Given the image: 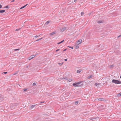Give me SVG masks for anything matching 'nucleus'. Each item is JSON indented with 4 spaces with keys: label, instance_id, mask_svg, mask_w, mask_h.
<instances>
[{
    "label": "nucleus",
    "instance_id": "1",
    "mask_svg": "<svg viewBox=\"0 0 121 121\" xmlns=\"http://www.w3.org/2000/svg\"><path fill=\"white\" fill-rule=\"evenodd\" d=\"M112 82L114 83L115 84H120L121 83V82L117 80L113 79L112 80Z\"/></svg>",
    "mask_w": 121,
    "mask_h": 121
},
{
    "label": "nucleus",
    "instance_id": "2",
    "mask_svg": "<svg viewBox=\"0 0 121 121\" xmlns=\"http://www.w3.org/2000/svg\"><path fill=\"white\" fill-rule=\"evenodd\" d=\"M80 83H73V86L74 87L78 86H81Z\"/></svg>",
    "mask_w": 121,
    "mask_h": 121
},
{
    "label": "nucleus",
    "instance_id": "3",
    "mask_svg": "<svg viewBox=\"0 0 121 121\" xmlns=\"http://www.w3.org/2000/svg\"><path fill=\"white\" fill-rule=\"evenodd\" d=\"M17 105V104H11L10 106V108L11 109H14V107L16 106Z\"/></svg>",
    "mask_w": 121,
    "mask_h": 121
},
{
    "label": "nucleus",
    "instance_id": "4",
    "mask_svg": "<svg viewBox=\"0 0 121 121\" xmlns=\"http://www.w3.org/2000/svg\"><path fill=\"white\" fill-rule=\"evenodd\" d=\"M36 56V55H32L29 57L28 59L30 60H31L32 59H33Z\"/></svg>",
    "mask_w": 121,
    "mask_h": 121
},
{
    "label": "nucleus",
    "instance_id": "5",
    "mask_svg": "<svg viewBox=\"0 0 121 121\" xmlns=\"http://www.w3.org/2000/svg\"><path fill=\"white\" fill-rule=\"evenodd\" d=\"M82 41V40H79L77 41L76 42L77 44L79 45L81 43Z\"/></svg>",
    "mask_w": 121,
    "mask_h": 121
},
{
    "label": "nucleus",
    "instance_id": "6",
    "mask_svg": "<svg viewBox=\"0 0 121 121\" xmlns=\"http://www.w3.org/2000/svg\"><path fill=\"white\" fill-rule=\"evenodd\" d=\"M66 29V27H64L63 28L61 29H60V31L61 32H63L64 31H65Z\"/></svg>",
    "mask_w": 121,
    "mask_h": 121
},
{
    "label": "nucleus",
    "instance_id": "7",
    "mask_svg": "<svg viewBox=\"0 0 121 121\" xmlns=\"http://www.w3.org/2000/svg\"><path fill=\"white\" fill-rule=\"evenodd\" d=\"M3 97L2 96L0 95V102L2 101L3 100Z\"/></svg>",
    "mask_w": 121,
    "mask_h": 121
},
{
    "label": "nucleus",
    "instance_id": "8",
    "mask_svg": "<svg viewBox=\"0 0 121 121\" xmlns=\"http://www.w3.org/2000/svg\"><path fill=\"white\" fill-rule=\"evenodd\" d=\"M98 100L99 101H104L105 100L103 98H99L98 99Z\"/></svg>",
    "mask_w": 121,
    "mask_h": 121
},
{
    "label": "nucleus",
    "instance_id": "9",
    "mask_svg": "<svg viewBox=\"0 0 121 121\" xmlns=\"http://www.w3.org/2000/svg\"><path fill=\"white\" fill-rule=\"evenodd\" d=\"M61 79H64L65 80H68V78L67 77H64L63 78H62Z\"/></svg>",
    "mask_w": 121,
    "mask_h": 121
},
{
    "label": "nucleus",
    "instance_id": "10",
    "mask_svg": "<svg viewBox=\"0 0 121 121\" xmlns=\"http://www.w3.org/2000/svg\"><path fill=\"white\" fill-rule=\"evenodd\" d=\"M100 84V83H95V85L96 86H97V87H98L99 85Z\"/></svg>",
    "mask_w": 121,
    "mask_h": 121
},
{
    "label": "nucleus",
    "instance_id": "11",
    "mask_svg": "<svg viewBox=\"0 0 121 121\" xmlns=\"http://www.w3.org/2000/svg\"><path fill=\"white\" fill-rule=\"evenodd\" d=\"M82 71V70H81L80 69L78 70L77 71V73H79L81 72Z\"/></svg>",
    "mask_w": 121,
    "mask_h": 121
},
{
    "label": "nucleus",
    "instance_id": "12",
    "mask_svg": "<svg viewBox=\"0 0 121 121\" xmlns=\"http://www.w3.org/2000/svg\"><path fill=\"white\" fill-rule=\"evenodd\" d=\"M5 11V10H0V13H2Z\"/></svg>",
    "mask_w": 121,
    "mask_h": 121
},
{
    "label": "nucleus",
    "instance_id": "13",
    "mask_svg": "<svg viewBox=\"0 0 121 121\" xmlns=\"http://www.w3.org/2000/svg\"><path fill=\"white\" fill-rule=\"evenodd\" d=\"M68 80V81L69 82H70L72 81V79L69 78V79H68V80Z\"/></svg>",
    "mask_w": 121,
    "mask_h": 121
},
{
    "label": "nucleus",
    "instance_id": "14",
    "mask_svg": "<svg viewBox=\"0 0 121 121\" xmlns=\"http://www.w3.org/2000/svg\"><path fill=\"white\" fill-rule=\"evenodd\" d=\"M35 105H32L31 106V109L32 108H34L35 106Z\"/></svg>",
    "mask_w": 121,
    "mask_h": 121
},
{
    "label": "nucleus",
    "instance_id": "15",
    "mask_svg": "<svg viewBox=\"0 0 121 121\" xmlns=\"http://www.w3.org/2000/svg\"><path fill=\"white\" fill-rule=\"evenodd\" d=\"M56 33V32L55 31L54 32H53L52 33H51L50 34V35H52L54 34H55Z\"/></svg>",
    "mask_w": 121,
    "mask_h": 121
},
{
    "label": "nucleus",
    "instance_id": "16",
    "mask_svg": "<svg viewBox=\"0 0 121 121\" xmlns=\"http://www.w3.org/2000/svg\"><path fill=\"white\" fill-rule=\"evenodd\" d=\"M64 40H62V41H61V42H60L59 43H57V44H59L62 43H63L64 41Z\"/></svg>",
    "mask_w": 121,
    "mask_h": 121
},
{
    "label": "nucleus",
    "instance_id": "17",
    "mask_svg": "<svg viewBox=\"0 0 121 121\" xmlns=\"http://www.w3.org/2000/svg\"><path fill=\"white\" fill-rule=\"evenodd\" d=\"M19 72V71H17L15 73H14L13 74V75H15Z\"/></svg>",
    "mask_w": 121,
    "mask_h": 121
},
{
    "label": "nucleus",
    "instance_id": "18",
    "mask_svg": "<svg viewBox=\"0 0 121 121\" xmlns=\"http://www.w3.org/2000/svg\"><path fill=\"white\" fill-rule=\"evenodd\" d=\"M92 77V75H90L89 76H88V78L90 79V78H91Z\"/></svg>",
    "mask_w": 121,
    "mask_h": 121
},
{
    "label": "nucleus",
    "instance_id": "19",
    "mask_svg": "<svg viewBox=\"0 0 121 121\" xmlns=\"http://www.w3.org/2000/svg\"><path fill=\"white\" fill-rule=\"evenodd\" d=\"M79 47L78 45H76L75 46V49H77L79 48Z\"/></svg>",
    "mask_w": 121,
    "mask_h": 121
},
{
    "label": "nucleus",
    "instance_id": "20",
    "mask_svg": "<svg viewBox=\"0 0 121 121\" xmlns=\"http://www.w3.org/2000/svg\"><path fill=\"white\" fill-rule=\"evenodd\" d=\"M117 96H121V92L118 94Z\"/></svg>",
    "mask_w": 121,
    "mask_h": 121
},
{
    "label": "nucleus",
    "instance_id": "21",
    "mask_svg": "<svg viewBox=\"0 0 121 121\" xmlns=\"http://www.w3.org/2000/svg\"><path fill=\"white\" fill-rule=\"evenodd\" d=\"M97 23H102V22L100 21H98L97 22Z\"/></svg>",
    "mask_w": 121,
    "mask_h": 121
},
{
    "label": "nucleus",
    "instance_id": "22",
    "mask_svg": "<svg viewBox=\"0 0 121 121\" xmlns=\"http://www.w3.org/2000/svg\"><path fill=\"white\" fill-rule=\"evenodd\" d=\"M43 39V38H41L39 39H37V40H36V41H39V40H41V39Z\"/></svg>",
    "mask_w": 121,
    "mask_h": 121
},
{
    "label": "nucleus",
    "instance_id": "23",
    "mask_svg": "<svg viewBox=\"0 0 121 121\" xmlns=\"http://www.w3.org/2000/svg\"><path fill=\"white\" fill-rule=\"evenodd\" d=\"M49 22V21H48L46 22V24L47 25L48 24Z\"/></svg>",
    "mask_w": 121,
    "mask_h": 121
},
{
    "label": "nucleus",
    "instance_id": "24",
    "mask_svg": "<svg viewBox=\"0 0 121 121\" xmlns=\"http://www.w3.org/2000/svg\"><path fill=\"white\" fill-rule=\"evenodd\" d=\"M63 64V63H58L59 65H62Z\"/></svg>",
    "mask_w": 121,
    "mask_h": 121
},
{
    "label": "nucleus",
    "instance_id": "25",
    "mask_svg": "<svg viewBox=\"0 0 121 121\" xmlns=\"http://www.w3.org/2000/svg\"><path fill=\"white\" fill-rule=\"evenodd\" d=\"M20 49H15L14 50L15 51H16L17 50H19Z\"/></svg>",
    "mask_w": 121,
    "mask_h": 121
},
{
    "label": "nucleus",
    "instance_id": "26",
    "mask_svg": "<svg viewBox=\"0 0 121 121\" xmlns=\"http://www.w3.org/2000/svg\"><path fill=\"white\" fill-rule=\"evenodd\" d=\"M21 29V28H19L18 29H17L16 30V31H18V30H19L20 29Z\"/></svg>",
    "mask_w": 121,
    "mask_h": 121
},
{
    "label": "nucleus",
    "instance_id": "27",
    "mask_svg": "<svg viewBox=\"0 0 121 121\" xmlns=\"http://www.w3.org/2000/svg\"><path fill=\"white\" fill-rule=\"evenodd\" d=\"M69 48H71L72 49H73V47L68 46Z\"/></svg>",
    "mask_w": 121,
    "mask_h": 121
},
{
    "label": "nucleus",
    "instance_id": "28",
    "mask_svg": "<svg viewBox=\"0 0 121 121\" xmlns=\"http://www.w3.org/2000/svg\"><path fill=\"white\" fill-rule=\"evenodd\" d=\"M27 4H27L26 5H25L23 6L22 7H23V8H25L26 6V5H27Z\"/></svg>",
    "mask_w": 121,
    "mask_h": 121
},
{
    "label": "nucleus",
    "instance_id": "29",
    "mask_svg": "<svg viewBox=\"0 0 121 121\" xmlns=\"http://www.w3.org/2000/svg\"><path fill=\"white\" fill-rule=\"evenodd\" d=\"M9 7V6L8 5L4 7V8H8Z\"/></svg>",
    "mask_w": 121,
    "mask_h": 121
},
{
    "label": "nucleus",
    "instance_id": "30",
    "mask_svg": "<svg viewBox=\"0 0 121 121\" xmlns=\"http://www.w3.org/2000/svg\"><path fill=\"white\" fill-rule=\"evenodd\" d=\"M84 14V13L83 12H82L81 13V14L82 15H83Z\"/></svg>",
    "mask_w": 121,
    "mask_h": 121
},
{
    "label": "nucleus",
    "instance_id": "31",
    "mask_svg": "<svg viewBox=\"0 0 121 121\" xmlns=\"http://www.w3.org/2000/svg\"><path fill=\"white\" fill-rule=\"evenodd\" d=\"M114 66V65H112L110 66V67H113Z\"/></svg>",
    "mask_w": 121,
    "mask_h": 121
},
{
    "label": "nucleus",
    "instance_id": "32",
    "mask_svg": "<svg viewBox=\"0 0 121 121\" xmlns=\"http://www.w3.org/2000/svg\"><path fill=\"white\" fill-rule=\"evenodd\" d=\"M29 66H30L29 65H27L26 66V68H28V67H29Z\"/></svg>",
    "mask_w": 121,
    "mask_h": 121
},
{
    "label": "nucleus",
    "instance_id": "33",
    "mask_svg": "<svg viewBox=\"0 0 121 121\" xmlns=\"http://www.w3.org/2000/svg\"><path fill=\"white\" fill-rule=\"evenodd\" d=\"M78 103V101H76L75 103V104L76 105Z\"/></svg>",
    "mask_w": 121,
    "mask_h": 121
},
{
    "label": "nucleus",
    "instance_id": "34",
    "mask_svg": "<svg viewBox=\"0 0 121 121\" xmlns=\"http://www.w3.org/2000/svg\"><path fill=\"white\" fill-rule=\"evenodd\" d=\"M45 102L44 101H41V102H40V103H44Z\"/></svg>",
    "mask_w": 121,
    "mask_h": 121
},
{
    "label": "nucleus",
    "instance_id": "35",
    "mask_svg": "<svg viewBox=\"0 0 121 121\" xmlns=\"http://www.w3.org/2000/svg\"><path fill=\"white\" fill-rule=\"evenodd\" d=\"M95 119V118H92L90 119V120H92Z\"/></svg>",
    "mask_w": 121,
    "mask_h": 121
},
{
    "label": "nucleus",
    "instance_id": "36",
    "mask_svg": "<svg viewBox=\"0 0 121 121\" xmlns=\"http://www.w3.org/2000/svg\"><path fill=\"white\" fill-rule=\"evenodd\" d=\"M36 85V83L35 82H34L33 84V86H35Z\"/></svg>",
    "mask_w": 121,
    "mask_h": 121
},
{
    "label": "nucleus",
    "instance_id": "37",
    "mask_svg": "<svg viewBox=\"0 0 121 121\" xmlns=\"http://www.w3.org/2000/svg\"><path fill=\"white\" fill-rule=\"evenodd\" d=\"M27 90V89H24V91H26Z\"/></svg>",
    "mask_w": 121,
    "mask_h": 121
},
{
    "label": "nucleus",
    "instance_id": "38",
    "mask_svg": "<svg viewBox=\"0 0 121 121\" xmlns=\"http://www.w3.org/2000/svg\"><path fill=\"white\" fill-rule=\"evenodd\" d=\"M2 6L0 4V8H2Z\"/></svg>",
    "mask_w": 121,
    "mask_h": 121
},
{
    "label": "nucleus",
    "instance_id": "39",
    "mask_svg": "<svg viewBox=\"0 0 121 121\" xmlns=\"http://www.w3.org/2000/svg\"><path fill=\"white\" fill-rule=\"evenodd\" d=\"M59 50H60V49H57V50H56V52H57V51H59Z\"/></svg>",
    "mask_w": 121,
    "mask_h": 121
},
{
    "label": "nucleus",
    "instance_id": "40",
    "mask_svg": "<svg viewBox=\"0 0 121 121\" xmlns=\"http://www.w3.org/2000/svg\"><path fill=\"white\" fill-rule=\"evenodd\" d=\"M38 36H38L37 35H36L35 36V38H37V37Z\"/></svg>",
    "mask_w": 121,
    "mask_h": 121
},
{
    "label": "nucleus",
    "instance_id": "41",
    "mask_svg": "<svg viewBox=\"0 0 121 121\" xmlns=\"http://www.w3.org/2000/svg\"><path fill=\"white\" fill-rule=\"evenodd\" d=\"M3 73H4V74H6L7 73V72H3Z\"/></svg>",
    "mask_w": 121,
    "mask_h": 121
},
{
    "label": "nucleus",
    "instance_id": "42",
    "mask_svg": "<svg viewBox=\"0 0 121 121\" xmlns=\"http://www.w3.org/2000/svg\"><path fill=\"white\" fill-rule=\"evenodd\" d=\"M121 36V35H119V36H118V38H119Z\"/></svg>",
    "mask_w": 121,
    "mask_h": 121
},
{
    "label": "nucleus",
    "instance_id": "43",
    "mask_svg": "<svg viewBox=\"0 0 121 121\" xmlns=\"http://www.w3.org/2000/svg\"><path fill=\"white\" fill-rule=\"evenodd\" d=\"M66 49H65L64 50H63V51H65L66 50Z\"/></svg>",
    "mask_w": 121,
    "mask_h": 121
},
{
    "label": "nucleus",
    "instance_id": "44",
    "mask_svg": "<svg viewBox=\"0 0 121 121\" xmlns=\"http://www.w3.org/2000/svg\"><path fill=\"white\" fill-rule=\"evenodd\" d=\"M64 60H65V61H67V59H64Z\"/></svg>",
    "mask_w": 121,
    "mask_h": 121
},
{
    "label": "nucleus",
    "instance_id": "45",
    "mask_svg": "<svg viewBox=\"0 0 121 121\" xmlns=\"http://www.w3.org/2000/svg\"><path fill=\"white\" fill-rule=\"evenodd\" d=\"M14 1V0H13L12 1H11V2H13Z\"/></svg>",
    "mask_w": 121,
    "mask_h": 121
},
{
    "label": "nucleus",
    "instance_id": "46",
    "mask_svg": "<svg viewBox=\"0 0 121 121\" xmlns=\"http://www.w3.org/2000/svg\"><path fill=\"white\" fill-rule=\"evenodd\" d=\"M23 7H21V8L20 9H23Z\"/></svg>",
    "mask_w": 121,
    "mask_h": 121
},
{
    "label": "nucleus",
    "instance_id": "47",
    "mask_svg": "<svg viewBox=\"0 0 121 121\" xmlns=\"http://www.w3.org/2000/svg\"><path fill=\"white\" fill-rule=\"evenodd\" d=\"M77 1V0H74V2H75Z\"/></svg>",
    "mask_w": 121,
    "mask_h": 121
}]
</instances>
